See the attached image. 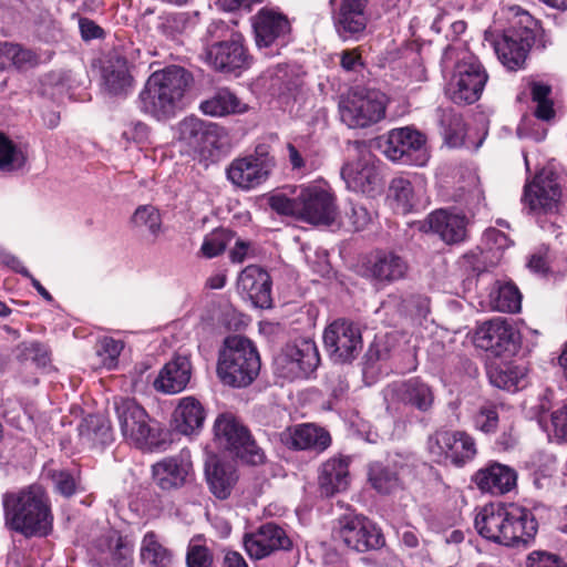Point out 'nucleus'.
Instances as JSON below:
<instances>
[{"instance_id": "obj_6", "label": "nucleus", "mask_w": 567, "mask_h": 567, "mask_svg": "<svg viewBox=\"0 0 567 567\" xmlns=\"http://www.w3.org/2000/svg\"><path fill=\"white\" fill-rule=\"evenodd\" d=\"M386 105L380 91H353L339 102L340 120L349 128H368L385 117Z\"/></svg>"}, {"instance_id": "obj_23", "label": "nucleus", "mask_w": 567, "mask_h": 567, "mask_svg": "<svg viewBox=\"0 0 567 567\" xmlns=\"http://www.w3.org/2000/svg\"><path fill=\"white\" fill-rule=\"evenodd\" d=\"M281 442L296 451L322 453L332 442L330 433L315 423H302L287 427L280 434Z\"/></svg>"}, {"instance_id": "obj_27", "label": "nucleus", "mask_w": 567, "mask_h": 567, "mask_svg": "<svg viewBox=\"0 0 567 567\" xmlns=\"http://www.w3.org/2000/svg\"><path fill=\"white\" fill-rule=\"evenodd\" d=\"M239 292L248 298L255 307L271 306V279L267 271L257 266L245 268L237 282Z\"/></svg>"}, {"instance_id": "obj_17", "label": "nucleus", "mask_w": 567, "mask_h": 567, "mask_svg": "<svg viewBox=\"0 0 567 567\" xmlns=\"http://www.w3.org/2000/svg\"><path fill=\"white\" fill-rule=\"evenodd\" d=\"M339 537L344 545L358 553L380 549L385 539L381 529L363 516H344L339 522Z\"/></svg>"}, {"instance_id": "obj_2", "label": "nucleus", "mask_w": 567, "mask_h": 567, "mask_svg": "<svg viewBox=\"0 0 567 567\" xmlns=\"http://www.w3.org/2000/svg\"><path fill=\"white\" fill-rule=\"evenodd\" d=\"M7 523L27 537L47 536L52 529L53 516L49 497L41 485L33 484L3 496Z\"/></svg>"}, {"instance_id": "obj_16", "label": "nucleus", "mask_w": 567, "mask_h": 567, "mask_svg": "<svg viewBox=\"0 0 567 567\" xmlns=\"http://www.w3.org/2000/svg\"><path fill=\"white\" fill-rule=\"evenodd\" d=\"M179 141L200 156H210L220 147V140L225 135L224 128L216 123L206 122L195 116L185 117L178 124Z\"/></svg>"}, {"instance_id": "obj_14", "label": "nucleus", "mask_w": 567, "mask_h": 567, "mask_svg": "<svg viewBox=\"0 0 567 567\" xmlns=\"http://www.w3.org/2000/svg\"><path fill=\"white\" fill-rule=\"evenodd\" d=\"M474 344L497 357L513 354L519 344V333L508 320L494 318L477 327Z\"/></svg>"}, {"instance_id": "obj_11", "label": "nucleus", "mask_w": 567, "mask_h": 567, "mask_svg": "<svg viewBox=\"0 0 567 567\" xmlns=\"http://www.w3.org/2000/svg\"><path fill=\"white\" fill-rule=\"evenodd\" d=\"M278 373L288 380L308 378L319 365L320 357L313 341L288 343L276 358Z\"/></svg>"}, {"instance_id": "obj_44", "label": "nucleus", "mask_w": 567, "mask_h": 567, "mask_svg": "<svg viewBox=\"0 0 567 567\" xmlns=\"http://www.w3.org/2000/svg\"><path fill=\"white\" fill-rule=\"evenodd\" d=\"M17 359L21 363L31 362L38 369L51 365L52 352L48 344L38 341H23L17 346Z\"/></svg>"}, {"instance_id": "obj_3", "label": "nucleus", "mask_w": 567, "mask_h": 567, "mask_svg": "<svg viewBox=\"0 0 567 567\" xmlns=\"http://www.w3.org/2000/svg\"><path fill=\"white\" fill-rule=\"evenodd\" d=\"M189 80V73L176 65L153 72L140 92V110L158 121L174 116Z\"/></svg>"}, {"instance_id": "obj_42", "label": "nucleus", "mask_w": 567, "mask_h": 567, "mask_svg": "<svg viewBox=\"0 0 567 567\" xmlns=\"http://www.w3.org/2000/svg\"><path fill=\"white\" fill-rule=\"evenodd\" d=\"M368 478L372 487L380 494H391L402 487L396 466L374 462L369 465Z\"/></svg>"}, {"instance_id": "obj_35", "label": "nucleus", "mask_w": 567, "mask_h": 567, "mask_svg": "<svg viewBox=\"0 0 567 567\" xmlns=\"http://www.w3.org/2000/svg\"><path fill=\"white\" fill-rule=\"evenodd\" d=\"M487 374L491 384L509 392L524 389L528 383V369L524 364H493L489 367Z\"/></svg>"}, {"instance_id": "obj_8", "label": "nucleus", "mask_w": 567, "mask_h": 567, "mask_svg": "<svg viewBox=\"0 0 567 567\" xmlns=\"http://www.w3.org/2000/svg\"><path fill=\"white\" fill-rule=\"evenodd\" d=\"M487 79V73L477 58L464 56L455 65L445 93L456 104H472L481 97Z\"/></svg>"}, {"instance_id": "obj_58", "label": "nucleus", "mask_w": 567, "mask_h": 567, "mask_svg": "<svg viewBox=\"0 0 567 567\" xmlns=\"http://www.w3.org/2000/svg\"><path fill=\"white\" fill-rule=\"evenodd\" d=\"M526 567H567V565L557 554L534 550L527 556Z\"/></svg>"}, {"instance_id": "obj_62", "label": "nucleus", "mask_w": 567, "mask_h": 567, "mask_svg": "<svg viewBox=\"0 0 567 567\" xmlns=\"http://www.w3.org/2000/svg\"><path fill=\"white\" fill-rule=\"evenodd\" d=\"M79 27L82 38L86 41L100 39L104 34V31L100 25L86 18L80 19Z\"/></svg>"}, {"instance_id": "obj_25", "label": "nucleus", "mask_w": 567, "mask_h": 567, "mask_svg": "<svg viewBox=\"0 0 567 567\" xmlns=\"http://www.w3.org/2000/svg\"><path fill=\"white\" fill-rule=\"evenodd\" d=\"M193 465L185 452L167 456L152 465V477L163 491L177 489L184 486L192 473Z\"/></svg>"}, {"instance_id": "obj_61", "label": "nucleus", "mask_w": 567, "mask_h": 567, "mask_svg": "<svg viewBox=\"0 0 567 567\" xmlns=\"http://www.w3.org/2000/svg\"><path fill=\"white\" fill-rule=\"evenodd\" d=\"M551 425L556 439L567 441V405L551 413Z\"/></svg>"}, {"instance_id": "obj_7", "label": "nucleus", "mask_w": 567, "mask_h": 567, "mask_svg": "<svg viewBox=\"0 0 567 567\" xmlns=\"http://www.w3.org/2000/svg\"><path fill=\"white\" fill-rule=\"evenodd\" d=\"M426 447L437 464L462 467L477 454L476 442L464 431L437 430L429 436Z\"/></svg>"}, {"instance_id": "obj_5", "label": "nucleus", "mask_w": 567, "mask_h": 567, "mask_svg": "<svg viewBox=\"0 0 567 567\" xmlns=\"http://www.w3.org/2000/svg\"><path fill=\"white\" fill-rule=\"evenodd\" d=\"M113 406L126 443L142 451H153L159 446L162 430L142 405L134 399L116 396Z\"/></svg>"}, {"instance_id": "obj_37", "label": "nucleus", "mask_w": 567, "mask_h": 567, "mask_svg": "<svg viewBox=\"0 0 567 567\" xmlns=\"http://www.w3.org/2000/svg\"><path fill=\"white\" fill-rule=\"evenodd\" d=\"M140 560L146 567H172L174 554L155 532L150 530L141 540Z\"/></svg>"}, {"instance_id": "obj_34", "label": "nucleus", "mask_w": 567, "mask_h": 567, "mask_svg": "<svg viewBox=\"0 0 567 567\" xmlns=\"http://www.w3.org/2000/svg\"><path fill=\"white\" fill-rule=\"evenodd\" d=\"M199 110L205 115L223 117L246 113L248 105L229 89L220 87L212 96L200 102Z\"/></svg>"}, {"instance_id": "obj_9", "label": "nucleus", "mask_w": 567, "mask_h": 567, "mask_svg": "<svg viewBox=\"0 0 567 567\" xmlns=\"http://www.w3.org/2000/svg\"><path fill=\"white\" fill-rule=\"evenodd\" d=\"M256 45L265 55L279 54L289 42L291 24L280 11L262 8L252 18Z\"/></svg>"}, {"instance_id": "obj_40", "label": "nucleus", "mask_w": 567, "mask_h": 567, "mask_svg": "<svg viewBox=\"0 0 567 567\" xmlns=\"http://www.w3.org/2000/svg\"><path fill=\"white\" fill-rule=\"evenodd\" d=\"M101 550L106 551L116 567H132L134 563V544L117 532H112L100 544Z\"/></svg>"}, {"instance_id": "obj_63", "label": "nucleus", "mask_w": 567, "mask_h": 567, "mask_svg": "<svg viewBox=\"0 0 567 567\" xmlns=\"http://www.w3.org/2000/svg\"><path fill=\"white\" fill-rule=\"evenodd\" d=\"M340 64L346 71H355L362 65L361 55L358 49L344 50L340 55Z\"/></svg>"}, {"instance_id": "obj_12", "label": "nucleus", "mask_w": 567, "mask_h": 567, "mask_svg": "<svg viewBox=\"0 0 567 567\" xmlns=\"http://www.w3.org/2000/svg\"><path fill=\"white\" fill-rule=\"evenodd\" d=\"M368 0H330L334 30L342 41H359L368 23Z\"/></svg>"}, {"instance_id": "obj_49", "label": "nucleus", "mask_w": 567, "mask_h": 567, "mask_svg": "<svg viewBox=\"0 0 567 567\" xmlns=\"http://www.w3.org/2000/svg\"><path fill=\"white\" fill-rule=\"evenodd\" d=\"M213 553L203 544L200 536L193 537L186 553L187 567H213Z\"/></svg>"}, {"instance_id": "obj_60", "label": "nucleus", "mask_w": 567, "mask_h": 567, "mask_svg": "<svg viewBox=\"0 0 567 567\" xmlns=\"http://www.w3.org/2000/svg\"><path fill=\"white\" fill-rule=\"evenodd\" d=\"M52 480L56 491L62 495L69 497L75 492V480L70 473L64 471L54 472Z\"/></svg>"}, {"instance_id": "obj_22", "label": "nucleus", "mask_w": 567, "mask_h": 567, "mask_svg": "<svg viewBox=\"0 0 567 567\" xmlns=\"http://www.w3.org/2000/svg\"><path fill=\"white\" fill-rule=\"evenodd\" d=\"M244 546L251 558L262 559L276 550H289L292 542L281 527L274 523H267L256 532L246 534Z\"/></svg>"}, {"instance_id": "obj_15", "label": "nucleus", "mask_w": 567, "mask_h": 567, "mask_svg": "<svg viewBox=\"0 0 567 567\" xmlns=\"http://www.w3.org/2000/svg\"><path fill=\"white\" fill-rule=\"evenodd\" d=\"M323 343L333 361L348 362L362 350L361 331L353 322L338 319L324 329Z\"/></svg>"}, {"instance_id": "obj_51", "label": "nucleus", "mask_w": 567, "mask_h": 567, "mask_svg": "<svg viewBox=\"0 0 567 567\" xmlns=\"http://www.w3.org/2000/svg\"><path fill=\"white\" fill-rule=\"evenodd\" d=\"M230 240L229 233L224 228L214 229L203 240L200 251L206 258H214L226 249Z\"/></svg>"}, {"instance_id": "obj_46", "label": "nucleus", "mask_w": 567, "mask_h": 567, "mask_svg": "<svg viewBox=\"0 0 567 567\" xmlns=\"http://www.w3.org/2000/svg\"><path fill=\"white\" fill-rule=\"evenodd\" d=\"M25 164V156L22 151L0 133V171L14 172Z\"/></svg>"}, {"instance_id": "obj_29", "label": "nucleus", "mask_w": 567, "mask_h": 567, "mask_svg": "<svg viewBox=\"0 0 567 567\" xmlns=\"http://www.w3.org/2000/svg\"><path fill=\"white\" fill-rule=\"evenodd\" d=\"M102 80L110 94H125L133 84L127 60L117 52L109 53L102 65Z\"/></svg>"}, {"instance_id": "obj_57", "label": "nucleus", "mask_w": 567, "mask_h": 567, "mask_svg": "<svg viewBox=\"0 0 567 567\" xmlns=\"http://www.w3.org/2000/svg\"><path fill=\"white\" fill-rule=\"evenodd\" d=\"M235 454L244 462L251 465H260L266 462L264 450L257 445L250 434L247 436V440H245L243 446L237 449Z\"/></svg>"}, {"instance_id": "obj_55", "label": "nucleus", "mask_w": 567, "mask_h": 567, "mask_svg": "<svg viewBox=\"0 0 567 567\" xmlns=\"http://www.w3.org/2000/svg\"><path fill=\"white\" fill-rule=\"evenodd\" d=\"M269 206L279 215L300 219V194L296 198H289L284 194L272 195L269 198Z\"/></svg>"}, {"instance_id": "obj_64", "label": "nucleus", "mask_w": 567, "mask_h": 567, "mask_svg": "<svg viewBox=\"0 0 567 567\" xmlns=\"http://www.w3.org/2000/svg\"><path fill=\"white\" fill-rule=\"evenodd\" d=\"M221 567H248L244 556L231 549L224 550Z\"/></svg>"}, {"instance_id": "obj_30", "label": "nucleus", "mask_w": 567, "mask_h": 567, "mask_svg": "<svg viewBox=\"0 0 567 567\" xmlns=\"http://www.w3.org/2000/svg\"><path fill=\"white\" fill-rule=\"evenodd\" d=\"M391 392L398 401L411 405L421 412H427L434 403L432 388L419 378H411L392 384Z\"/></svg>"}, {"instance_id": "obj_26", "label": "nucleus", "mask_w": 567, "mask_h": 567, "mask_svg": "<svg viewBox=\"0 0 567 567\" xmlns=\"http://www.w3.org/2000/svg\"><path fill=\"white\" fill-rule=\"evenodd\" d=\"M472 481L482 493L505 495L517 485V472L508 465L491 462L475 472Z\"/></svg>"}, {"instance_id": "obj_52", "label": "nucleus", "mask_w": 567, "mask_h": 567, "mask_svg": "<svg viewBox=\"0 0 567 567\" xmlns=\"http://www.w3.org/2000/svg\"><path fill=\"white\" fill-rule=\"evenodd\" d=\"M497 406L492 403L482 405L474 414V427L485 434L495 433L498 427Z\"/></svg>"}, {"instance_id": "obj_43", "label": "nucleus", "mask_w": 567, "mask_h": 567, "mask_svg": "<svg viewBox=\"0 0 567 567\" xmlns=\"http://www.w3.org/2000/svg\"><path fill=\"white\" fill-rule=\"evenodd\" d=\"M491 307L501 312L515 313L522 307V293L512 282H496L489 292Z\"/></svg>"}, {"instance_id": "obj_48", "label": "nucleus", "mask_w": 567, "mask_h": 567, "mask_svg": "<svg viewBox=\"0 0 567 567\" xmlns=\"http://www.w3.org/2000/svg\"><path fill=\"white\" fill-rule=\"evenodd\" d=\"M9 70L27 71L40 63V55L30 48L11 42Z\"/></svg>"}, {"instance_id": "obj_54", "label": "nucleus", "mask_w": 567, "mask_h": 567, "mask_svg": "<svg viewBox=\"0 0 567 567\" xmlns=\"http://www.w3.org/2000/svg\"><path fill=\"white\" fill-rule=\"evenodd\" d=\"M35 33L43 41H53L60 33V28L53 14L48 10H40L33 20Z\"/></svg>"}, {"instance_id": "obj_39", "label": "nucleus", "mask_w": 567, "mask_h": 567, "mask_svg": "<svg viewBox=\"0 0 567 567\" xmlns=\"http://www.w3.org/2000/svg\"><path fill=\"white\" fill-rule=\"evenodd\" d=\"M214 431L218 444L234 453L243 446L250 434L244 425L227 415H220L216 419Z\"/></svg>"}, {"instance_id": "obj_33", "label": "nucleus", "mask_w": 567, "mask_h": 567, "mask_svg": "<svg viewBox=\"0 0 567 567\" xmlns=\"http://www.w3.org/2000/svg\"><path fill=\"white\" fill-rule=\"evenodd\" d=\"M429 225L446 244H456L466 237V219L460 214L439 209L429 216Z\"/></svg>"}, {"instance_id": "obj_56", "label": "nucleus", "mask_w": 567, "mask_h": 567, "mask_svg": "<svg viewBox=\"0 0 567 567\" xmlns=\"http://www.w3.org/2000/svg\"><path fill=\"white\" fill-rule=\"evenodd\" d=\"M188 23L189 18L186 13H169L162 18L158 29L167 38H175L186 30Z\"/></svg>"}, {"instance_id": "obj_38", "label": "nucleus", "mask_w": 567, "mask_h": 567, "mask_svg": "<svg viewBox=\"0 0 567 567\" xmlns=\"http://www.w3.org/2000/svg\"><path fill=\"white\" fill-rule=\"evenodd\" d=\"M409 266L404 259L393 252L377 255L370 267L371 275L381 282H393L403 279Z\"/></svg>"}, {"instance_id": "obj_36", "label": "nucleus", "mask_w": 567, "mask_h": 567, "mask_svg": "<svg viewBox=\"0 0 567 567\" xmlns=\"http://www.w3.org/2000/svg\"><path fill=\"white\" fill-rule=\"evenodd\" d=\"M206 480L210 492L219 499L230 496L238 475L231 464L213 460L206 465Z\"/></svg>"}, {"instance_id": "obj_53", "label": "nucleus", "mask_w": 567, "mask_h": 567, "mask_svg": "<svg viewBox=\"0 0 567 567\" xmlns=\"http://www.w3.org/2000/svg\"><path fill=\"white\" fill-rule=\"evenodd\" d=\"M123 350V343L112 338H103L100 340L96 354L101 364L111 370L116 367L117 359Z\"/></svg>"}, {"instance_id": "obj_32", "label": "nucleus", "mask_w": 567, "mask_h": 567, "mask_svg": "<svg viewBox=\"0 0 567 567\" xmlns=\"http://www.w3.org/2000/svg\"><path fill=\"white\" fill-rule=\"evenodd\" d=\"M205 419V409L194 396L182 398L173 413L175 430L184 435L198 432L203 427Z\"/></svg>"}, {"instance_id": "obj_59", "label": "nucleus", "mask_w": 567, "mask_h": 567, "mask_svg": "<svg viewBox=\"0 0 567 567\" xmlns=\"http://www.w3.org/2000/svg\"><path fill=\"white\" fill-rule=\"evenodd\" d=\"M348 221L355 231L363 230L372 221V214L365 206L353 204L348 214Z\"/></svg>"}, {"instance_id": "obj_10", "label": "nucleus", "mask_w": 567, "mask_h": 567, "mask_svg": "<svg viewBox=\"0 0 567 567\" xmlns=\"http://www.w3.org/2000/svg\"><path fill=\"white\" fill-rule=\"evenodd\" d=\"M382 152L392 162L405 165L424 166L429 161L424 135L409 127L390 131Z\"/></svg>"}, {"instance_id": "obj_24", "label": "nucleus", "mask_w": 567, "mask_h": 567, "mask_svg": "<svg viewBox=\"0 0 567 567\" xmlns=\"http://www.w3.org/2000/svg\"><path fill=\"white\" fill-rule=\"evenodd\" d=\"M206 62L216 71L230 73L247 68L249 56L239 35L210 45L206 50Z\"/></svg>"}, {"instance_id": "obj_19", "label": "nucleus", "mask_w": 567, "mask_h": 567, "mask_svg": "<svg viewBox=\"0 0 567 567\" xmlns=\"http://www.w3.org/2000/svg\"><path fill=\"white\" fill-rule=\"evenodd\" d=\"M534 39V32L528 25L511 28L494 43L498 60L509 71L523 69Z\"/></svg>"}, {"instance_id": "obj_20", "label": "nucleus", "mask_w": 567, "mask_h": 567, "mask_svg": "<svg viewBox=\"0 0 567 567\" xmlns=\"http://www.w3.org/2000/svg\"><path fill=\"white\" fill-rule=\"evenodd\" d=\"M341 177L349 189L363 194L373 193L381 182L373 156L364 147H359L357 157L342 166Z\"/></svg>"}, {"instance_id": "obj_50", "label": "nucleus", "mask_w": 567, "mask_h": 567, "mask_svg": "<svg viewBox=\"0 0 567 567\" xmlns=\"http://www.w3.org/2000/svg\"><path fill=\"white\" fill-rule=\"evenodd\" d=\"M484 192L478 177L473 174L468 176L466 185L461 186L455 194V200L471 209L478 207L484 202Z\"/></svg>"}, {"instance_id": "obj_21", "label": "nucleus", "mask_w": 567, "mask_h": 567, "mask_svg": "<svg viewBox=\"0 0 567 567\" xmlns=\"http://www.w3.org/2000/svg\"><path fill=\"white\" fill-rule=\"evenodd\" d=\"M274 165L270 157L249 155L235 158L227 167L226 174L236 187L249 190L268 179Z\"/></svg>"}, {"instance_id": "obj_41", "label": "nucleus", "mask_w": 567, "mask_h": 567, "mask_svg": "<svg viewBox=\"0 0 567 567\" xmlns=\"http://www.w3.org/2000/svg\"><path fill=\"white\" fill-rule=\"evenodd\" d=\"M421 190V187L416 189L409 179L396 177L390 184L389 198L396 212L408 214L417 205Z\"/></svg>"}, {"instance_id": "obj_13", "label": "nucleus", "mask_w": 567, "mask_h": 567, "mask_svg": "<svg viewBox=\"0 0 567 567\" xmlns=\"http://www.w3.org/2000/svg\"><path fill=\"white\" fill-rule=\"evenodd\" d=\"M561 189L557 175L548 168L538 173L524 188L523 202L534 215L558 212Z\"/></svg>"}, {"instance_id": "obj_47", "label": "nucleus", "mask_w": 567, "mask_h": 567, "mask_svg": "<svg viewBox=\"0 0 567 567\" xmlns=\"http://www.w3.org/2000/svg\"><path fill=\"white\" fill-rule=\"evenodd\" d=\"M80 435L93 442L105 443L112 436L111 426L97 415H89L79 426Z\"/></svg>"}, {"instance_id": "obj_31", "label": "nucleus", "mask_w": 567, "mask_h": 567, "mask_svg": "<svg viewBox=\"0 0 567 567\" xmlns=\"http://www.w3.org/2000/svg\"><path fill=\"white\" fill-rule=\"evenodd\" d=\"M349 458L333 456L322 463L319 472V487L323 495L332 496L348 488L350 483Z\"/></svg>"}, {"instance_id": "obj_45", "label": "nucleus", "mask_w": 567, "mask_h": 567, "mask_svg": "<svg viewBox=\"0 0 567 567\" xmlns=\"http://www.w3.org/2000/svg\"><path fill=\"white\" fill-rule=\"evenodd\" d=\"M136 227L145 228L154 239L163 231V220L159 210L152 205H143L136 208L133 215Z\"/></svg>"}, {"instance_id": "obj_18", "label": "nucleus", "mask_w": 567, "mask_h": 567, "mask_svg": "<svg viewBox=\"0 0 567 567\" xmlns=\"http://www.w3.org/2000/svg\"><path fill=\"white\" fill-rule=\"evenodd\" d=\"M300 220L311 225H332L338 217L334 195L320 186H308L300 190Z\"/></svg>"}, {"instance_id": "obj_28", "label": "nucleus", "mask_w": 567, "mask_h": 567, "mask_svg": "<svg viewBox=\"0 0 567 567\" xmlns=\"http://www.w3.org/2000/svg\"><path fill=\"white\" fill-rule=\"evenodd\" d=\"M192 375V364L187 357L176 355L168 361L154 380V388L166 394L182 392Z\"/></svg>"}, {"instance_id": "obj_4", "label": "nucleus", "mask_w": 567, "mask_h": 567, "mask_svg": "<svg viewBox=\"0 0 567 567\" xmlns=\"http://www.w3.org/2000/svg\"><path fill=\"white\" fill-rule=\"evenodd\" d=\"M260 357L255 344L246 337L229 336L218 354L217 375L233 388H246L258 377Z\"/></svg>"}, {"instance_id": "obj_1", "label": "nucleus", "mask_w": 567, "mask_h": 567, "mask_svg": "<svg viewBox=\"0 0 567 567\" xmlns=\"http://www.w3.org/2000/svg\"><path fill=\"white\" fill-rule=\"evenodd\" d=\"M474 523L483 538L504 546L527 544L538 529L534 514L516 504H486L477 512Z\"/></svg>"}]
</instances>
